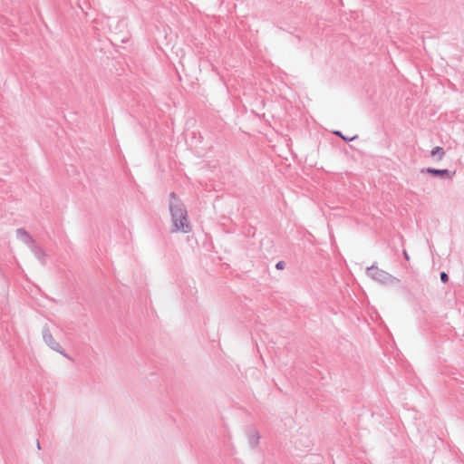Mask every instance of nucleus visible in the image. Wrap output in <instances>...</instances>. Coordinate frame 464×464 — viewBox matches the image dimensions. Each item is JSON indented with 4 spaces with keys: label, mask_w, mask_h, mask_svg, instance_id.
<instances>
[{
    "label": "nucleus",
    "mask_w": 464,
    "mask_h": 464,
    "mask_svg": "<svg viewBox=\"0 0 464 464\" xmlns=\"http://www.w3.org/2000/svg\"><path fill=\"white\" fill-rule=\"evenodd\" d=\"M332 133H333L334 135H335V136H337V137L341 138L343 140H344V141H346V142H349V141L354 140H356V139L358 138V135H354V136H353V137L349 138V137H347V136L343 135V134L342 133V131H341V130H333V131H332Z\"/></svg>",
    "instance_id": "9"
},
{
    "label": "nucleus",
    "mask_w": 464,
    "mask_h": 464,
    "mask_svg": "<svg viewBox=\"0 0 464 464\" xmlns=\"http://www.w3.org/2000/svg\"><path fill=\"white\" fill-rule=\"evenodd\" d=\"M285 267V262L281 260V261H278L276 264V268L277 270H283L284 268Z\"/></svg>",
    "instance_id": "11"
},
{
    "label": "nucleus",
    "mask_w": 464,
    "mask_h": 464,
    "mask_svg": "<svg viewBox=\"0 0 464 464\" xmlns=\"http://www.w3.org/2000/svg\"><path fill=\"white\" fill-rule=\"evenodd\" d=\"M43 338L44 343L53 351L59 353L63 357L68 358L69 360H72V357H70L65 351L61 347L60 343H57L53 334H51L48 326H44L43 328Z\"/></svg>",
    "instance_id": "3"
},
{
    "label": "nucleus",
    "mask_w": 464,
    "mask_h": 464,
    "mask_svg": "<svg viewBox=\"0 0 464 464\" xmlns=\"http://www.w3.org/2000/svg\"><path fill=\"white\" fill-rule=\"evenodd\" d=\"M36 446H37V449L40 450L41 449V445H40V442L39 440L36 441Z\"/></svg>",
    "instance_id": "13"
},
{
    "label": "nucleus",
    "mask_w": 464,
    "mask_h": 464,
    "mask_svg": "<svg viewBox=\"0 0 464 464\" xmlns=\"http://www.w3.org/2000/svg\"><path fill=\"white\" fill-rule=\"evenodd\" d=\"M16 237L19 240L30 246L34 243L33 237L24 228L16 229Z\"/></svg>",
    "instance_id": "5"
},
{
    "label": "nucleus",
    "mask_w": 464,
    "mask_h": 464,
    "mask_svg": "<svg viewBox=\"0 0 464 464\" xmlns=\"http://www.w3.org/2000/svg\"><path fill=\"white\" fill-rule=\"evenodd\" d=\"M30 247L34 256L40 261L42 265L44 266L46 264V254L44 250L34 243Z\"/></svg>",
    "instance_id": "6"
},
{
    "label": "nucleus",
    "mask_w": 464,
    "mask_h": 464,
    "mask_svg": "<svg viewBox=\"0 0 464 464\" xmlns=\"http://www.w3.org/2000/svg\"><path fill=\"white\" fill-rule=\"evenodd\" d=\"M440 278L443 284H447L449 282V275L444 271L440 272Z\"/></svg>",
    "instance_id": "10"
},
{
    "label": "nucleus",
    "mask_w": 464,
    "mask_h": 464,
    "mask_svg": "<svg viewBox=\"0 0 464 464\" xmlns=\"http://www.w3.org/2000/svg\"><path fill=\"white\" fill-rule=\"evenodd\" d=\"M365 274L373 281L383 285H396L400 283V279L393 276L390 273L380 269L376 263L366 268Z\"/></svg>",
    "instance_id": "2"
},
{
    "label": "nucleus",
    "mask_w": 464,
    "mask_h": 464,
    "mask_svg": "<svg viewBox=\"0 0 464 464\" xmlns=\"http://www.w3.org/2000/svg\"><path fill=\"white\" fill-rule=\"evenodd\" d=\"M402 254H403V257L405 258V260L409 261L410 256H409L408 252L406 250H403Z\"/></svg>",
    "instance_id": "12"
},
{
    "label": "nucleus",
    "mask_w": 464,
    "mask_h": 464,
    "mask_svg": "<svg viewBox=\"0 0 464 464\" xmlns=\"http://www.w3.org/2000/svg\"><path fill=\"white\" fill-rule=\"evenodd\" d=\"M445 155V150L442 147L436 146L430 151L431 157H438V160H440Z\"/></svg>",
    "instance_id": "8"
},
{
    "label": "nucleus",
    "mask_w": 464,
    "mask_h": 464,
    "mask_svg": "<svg viewBox=\"0 0 464 464\" xmlns=\"http://www.w3.org/2000/svg\"><path fill=\"white\" fill-rule=\"evenodd\" d=\"M420 173H426L436 178L442 179L452 180L455 176V171H451L448 169H435L431 167L422 168Z\"/></svg>",
    "instance_id": "4"
},
{
    "label": "nucleus",
    "mask_w": 464,
    "mask_h": 464,
    "mask_svg": "<svg viewBox=\"0 0 464 464\" xmlns=\"http://www.w3.org/2000/svg\"><path fill=\"white\" fill-rule=\"evenodd\" d=\"M169 211L172 222L171 232L187 234L191 231L187 208L183 201L175 192H170L169 194Z\"/></svg>",
    "instance_id": "1"
},
{
    "label": "nucleus",
    "mask_w": 464,
    "mask_h": 464,
    "mask_svg": "<svg viewBox=\"0 0 464 464\" xmlns=\"http://www.w3.org/2000/svg\"><path fill=\"white\" fill-rule=\"evenodd\" d=\"M248 444L254 449L259 444L260 435L256 429H252L248 431Z\"/></svg>",
    "instance_id": "7"
}]
</instances>
